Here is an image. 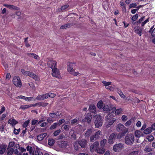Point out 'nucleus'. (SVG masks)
<instances>
[{"label": "nucleus", "mask_w": 155, "mask_h": 155, "mask_svg": "<svg viewBox=\"0 0 155 155\" xmlns=\"http://www.w3.org/2000/svg\"><path fill=\"white\" fill-rule=\"evenodd\" d=\"M104 104H103L102 101H100L97 103V107L100 109H103V107Z\"/></svg>", "instance_id": "7c9ffc66"}, {"label": "nucleus", "mask_w": 155, "mask_h": 155, "mask_svg": "<svg viewBox=\"0 0 155 155\" xmlns=\"http://www.w3.org/2000/svg\"><path fill=\"white\" fill-rule=\"evenodd\" d=\"M73 63L71 62L69 64V66L68 67V72H70V73L71 74L73 75L74 76H76L78 74H79V73L78 72H75L74 71V70L73 69L72 65Z\"/></svg>", "instance_id": "423d86ee"}, {"label": "nucleus", "mask_w": 155, "mask_h": 155, "mask_svg": "<svg viewBox=\"0 0 155 155\" xmlns=\"http://www.w3.org/2000/svg\"><path fill=\"white\" fill-rule=\"evenodd\" d=\"M31 107V106L29 105H23L20 106V108L23 110H25Z\"/></svg>", "instance_id": "f704fd0d"}, {"label": "nucleus", "mask_w": 155, "mask_h": 155, "mask_svg": "<svg viewBox=\"0 0 155 155\" xmlns=\"http://www.w3.org/2000/svg\"><path fill=\"white\" fill-rule=\"evenodd\" d=\"M122 109L121 108L117 109L115 110V114H119L122 111Z\"/></svg>", "instance_id": "6e6d98bb"}, {"label": "nucleus", "mask_w": 155, "mask_h": 155, "mask_svg": "<svg viewBox=\"0 0 155 155\" xmlns=\"http://www.w3.org/2000/svg\"><path fill=\"white\" fill-rule=\"evenodd\" d=\"M30 123V120L28 119L27 120H26L24 123L23 125V127L24 128H26L28 125L29 123Z\"/></svg>", "instance_id": "ea45409f"}, {"label": "nucleus", "mask_w": 155, "mask_h": 155, "mask_svg": "<svg viewBox=\"0 0 155 155\" xmlns=\"http://www.w3.org/2000/svg\"><path fill=\"white\" fill-rule=\"evenodd\" d=\"M134 120L132 118L130 119V120H128L125 123V125L126 126H129L131 125V123L134 122Z\"/></svg>", "instance_id": "473e14b6"}, {"label": "nucleus", "mask_w": 155, "mask_h": 155, "mask_svg": "<svg viewBox=\"0 0 155 155\" xmlns=\"http://www.w3.org/2000/svg\"><path fill=\"white\" fill-rule=\"evenodd\" d=\"M3 6L9 8L11 9H13L14 10H17L18 9V8L16 6L12 5H8L4 4Z\"/></svg>", "instance_id": "6ab92c4d"}, {"label": "nucleus", "mask_w": 155, "mask_h": 155, "mask_svg": "<svg viewBox=\"0 0 155 155\" xmlns=\"http://www.w3.org/2000/svg\"><path fill=\"white\" fill-rule=\"evenodd\" d=\"M17 97H19V98L22 99L25 101H30L32 100H35V98L33 97H27L22 95L19 96Z\"/></svg>", "instance_id": "a211bd4d"}, {"label": "nucleus", "mask_w": 155, "mask_h": 155, "mask_svg": "<svg viewBox=\"0 0 155 155\" xmlns=\"http://www.w3.org/2000/svg\"><path fill=\"white\" fill-rule=\"evenodd\" d=\"M64 126V130H65L66 131H68L69 129V127H70L69 126H68L67 125H62V126Z\"/></svg>", "instance_id": "5fc2aeb1"}, {"label": "nucleus", "mask_w": 155, "mask_h": 155, "mask_svg": "<svg viewBox=\"0 0 155 155\" xmlns=\"http://www.w3.org/2000/svg\"><path fill=\"white\" fill-rule=\"evenodd\" d=\"M34 148H32V147H31L29 149V151L30 153L31 154L33 153H34Z\"/></svg>", "instance_id": "0e129e2a"}, {"label": "nucleus", "mask_w": 155, "mask_h": 155, "mask_svg": "<svg viewBox=\"0 0 155 155\" xmlns=\"http://www.w3.org/2000/svg\"><path fill=\"white\" fill-rule=\"evenodd\" d=\"M70 135L71 138H73L74 140L76 139V135L73 131H71L70 132Z\"/></svg>", "instance_id": "72a5a7b5"}, {"label": "nucleus", "mask_w": 155, "mask_h": 155, "mask_svg": "<svg viewBox=\"0 0 155 155\" xmlns=\"http://www.w3.org/2000/svg\"><path fill=\"white\" fill-rule=\"evenodd\" d=\"M18 122L15 119H13L12 120L9 119L8 122V124L12 125V126H14L15 125L18 123Z\"/></svg>", "instance_id": "5701e85b"}, {"label": "nucleus", "mask_w": 155, "mask_h": 155, "mask_svg": "<svg viewBox=\"0 0 155 155\" xmlns=\"http://www.w3.org/2000/svg\"><path fill=\"white\" fill-rule=\"evenodd\" d=\"M18 145L19 148L18 149L20 150L21 152V153H22L23 152L25 151H26V149H25L24 148L22 147H20L19 145Z\"/></svg>", "instance_id": "13d9d810"}, {"label": "nucleus", "mask_w": 155, "mask_h": 155, "mask_svg": "<svg viewBox=\"0 0 155 155\" xmlns=\"http://www.w3.org/2000/svg\"><path fill=\"white\" fill-rule=\"evenodd\" d=\"M107 142V140L105 139H103L101 141V147H104Z\"/></svg>", "instance_id": "4c0bfd02"}, {"label": "nucleus", "mask_w": 155, "mask_h": 155, "mask_svg": "<svg viewBox=\"0 0 155 155\" xmlns=\"http://www.w3.org/2000/svg\"><path fill=\"white\" fill-rule=\"evenodd\" d=\"M142 30L143 29L142 28L138 27L137 29H135L134 31L136 34L139 35V36H141Z\"/></svg>", "instance_id": "412c9836"}, {"label": "nucleus", "mask_w": 155, "mask_h": 155, "mask_svg": "<svg viewBox=\"0 0 155 155\" xmlns=\"http://www.w3.org/2000/svg\"><path fill=\"white\" fill-rule=\"evenodd\" d=\"M71 24L70 23H68L65 25H61L60 27V29H64L66 28H69L71 26Z\"/></svg>", "instance_id": "cd10ccee"}, {"label": "nucleus", "mask_w": 155, "mask_h": 155, "mask_svg": "<svg viewBox=\"0 0 155 155\" xmlns=\"http://www.w3.org/2000/svg\"><path fill=\"white\" fill-rule=\"evenodd\" d=\"M15 144V142L14 141L10 142L9 143V144L8 148H12Z\"/></svg>", "instance_id": "a18cd8bd"}, {"label": "nucleus", "mask_w": 155, "mask_h": 155, "mask_svg": "<svg viewBox=\"0 0 155 155\" xmlns=\"http://www.w3.org/2000/svg\"><path fill=\"white\" fill-rule=\"evenodd\" d=\"M102 83L106 87L110 85L111 83V82H106V81H102Z\"/></svg>", "instance_id": "79ce46f5"}, {"label": "nucleus", "mask_w": 155, "mask_h": 155, "mask_svg": "<svg viewBox=\"0 0 155 155\" xmlns=\"http://www.w3.org/2000/svg\"><path fill=\"white\" fill-rule=\"evenodd\" d=\"M61 130L60 129H59L55 131L53 133V135L54 136H56L59 135V133L61 132Z\"/></svg>", "instance_id": "37998d69"}, {"label": "nucleus", "mask_w": 155, "mask_h": 155, "mask_svg": "<svg viewBox=\"0 0 155 155\" xmlns=\"http://www.w3.org/2000/svg\"><path fill=\"white\" fill-rule=\"evenodd\" d=\"M77 121V119L76 118L74 119L71 120V123L72 124H74L76 123Z\"/></svg>", "instance_id": "774afa93"}, {"label": "nucleus", "mask_w": 155, "mask_h": 155, "mask_svg": "<svg viewBox=\"0 0 155 155\" xmlns=\"http://www.w3.org/2000/svg\"><path fill=\"white\" fill-rule=\"evenodd\" d=\"M32 55H33V58H34L35 59L38 60L40 59L39 57L36 54L34 53V54H32Z\"/></svg>", "instance_id": "338daca9"}, {"label": "nucleus", "mask_w": 155, "mask_h": 155, "mask_svg": "<svg viewBox=\"0 0 155 155\" xmlns=\"http://www.w3.org/2000/svg\"><path fill=\"white\" fill-rule=\"evenodd\" d=\"M154 139V137L153 136H149L148 137L147 139L149 141H152Z\"/></svg>", "instance_id": "052dcab7"}, {"label": "nucleus", "mask_w": 155, "mask_h": 155, "mask_svg": "<svg viewBox=\"0 0 155 155\" xmlns=\"http://www.w3.org/2000/svg\"><path fill=\"white\" fill-rule=\"evenodd\" d=\"M135 135L136 137H140L142 136L143 134L140 130H137L135 131Z\"/></svg>", "instance_id": "a878e982"}, {"label": "nucleus", "mask_w": 155, "mask_h": 155, "mask_svg": "<svg viewBox=\"0 0 155 155\" xmlns=\"http://www.w3.org/2000/svg\"><path fill=\"white\" fill-rule=\"evenodd\" d=\"M116 135L114 133L111 134L108 140V143L110 144H112L114 143L115 140Z\"/></svg>", "instance_id": "f8f14e48"}, {"label": "nucleus", "mask_w": 155, "mask_h": 155, "mask_svg": "<svg viewBox=\"0 0 155 155\" xmlns=\"http://www.w3.org/2000/svg\"><path fill=\"white\" fill-rule=\"evenodd\" d=\"M78 141L79 145L82 148H84L86 146L87 142L86 140L82 139Z\"/></svg>", "instance_id": "2eb2a0df"}, {"label": "nucleus", "mask_w": 155, "mask_h": 155, "mask_svg": "<svg viewBox=\"0 0 155 155\" xmlns=\"http://www.w3.org/2000/svg\"><path fill=\"white\" fill-rule=\"evenodd\" d=\"M27 76H29L36 81H38L40 80L38 76L36 74L33 73L32 72L29 71V72L28 73V74Z\"/></svg>", "instance_id": "dca6fc26"}, {"label": "nucleus", "mask_w": 155, "mask_h": 155, "mask_svg": "<svg viewBox=\"0 0 155 155\" xmlns=\"http://www.w3.org/2000/svg\"><path fill=\"white\" fill-rule=\"evenodd\" d=\"M96 118L94 121L95 126L96 127L98 128L101 126L102 124V122L101 117L100 115H97L96 116Z\"/></svg>", "instance_id": "39448f33"}, {"label": "nucleus", "mask_w": 155, "mask_h": 155, "mask_svg": "<svg viewBox=\"0 0 155 155\" xmlns=\"http://www.w3.org/2000/svg\"><path fill=\"white\" fill-rule=\"evenodd\" d=\"M38 123V120H37L33 119L31 121V124L32 125H34Z\"/></svg>", "instance_id": "3c124183"}, {"label": "nucleus", "mask_w": 155, "mask_h": 155, "mask_svg": "<svg viewBox=\"0 0 155 155\" xmlns=\"http://www.w3.org/2000/svg\"><path fill=\"white\" fill-rule=\"evenodd\" d=\"M21 72L23 74L27 76L28 74V73L29 71H25L22 69H21Z\"/></svg>", "instance_id": "864d4df0"}, {"label": "nucleus", "mask_w": 155, "mask_h": 155, "mask_svg": "<svg viewBox=\"0 0 155 155\" xmlns=\"http://www.w3.org/2000/svg\"><path fill=\"white\" fill-rule=\"evenodd\" d=\"M154 25L151 27L149 31V33H151V36L153 37H155V28L153 29Z\"/></svg>", "instance_id": "393cba45"}, {"label": "nucleus", "mask_w": 155, "mask_h": 155, "mask_svg": "<svg viewBox=\"0 0 155 155\" xmlns=\"http://www.w3.org/2000/svg\"><path fill=\"white\" fill-rule=\"evenodd\" d=\"M54 143V141L52 139H49L48 140V144L50 146H52Z\"/></svg>", "instance_id": "58836bf2"}, {"label": "nucleus", "mask_w": 155, "mask_h": 155, "mask_svg": "<svg viewBox=\"0 0 155 155\" xmlns=\"http://www.w3.org/2000/svg\"><path fill=\"white\" fill-rule=\"evenodd\" d=\"M124 147L123 145L121 143L117 144L113 146V150L115 152H119Z\"/></svg>", "instance_id": "9d476101"}, {"label": "nucleus", "mask_w": 155, "mask_h": 155, "mask_svg": "<svg viewBox=\"0 0 155 155\" xmlns=\"http://www.w3.org/2000/svg\"><path fill=\"white\" fill-rule=\"evenodd\" d=\"M152 150V149L150 147L147 146L144 149V151L146 152H149Z\"/></svg>", "instance_id": "c9c22d12"}, {"label": "nucleus", "mask_w": 155, "mask_h": 155, "mask_svg": "<svg viewBox=\"0 0 155 155\" xmlns=\"http://www.w3.org/2000/svg\"><path fill=\"white\" fill-rule=\"evenodd\" d=\"M99 145V143L96 141L91 144L90 147V150L91 151H93L94 150L96 151L98 148V147Z\"/></svg>", "instance_id": "ddd939ff"}, {"label": "nucleus", "mask_w": 155, "mask_h": 155, "mask_svg": "<svg viewBox=\"0 0 155 155\" xmlns=\"http://www.w3.org/2000/svg\"><path fill=\"white\" fill-rule=\"evenodd\" d=\"M152 130L151 128L150 127L144 130L143 133L145 134H147L150 133L152 131Z\"/></svg>", "instance_id": "c756f323"}, {"label": "nucleus", "mask_w": 155, "mask_h": 155, "mask_svg": "<svg viewBox=\"0 0 155 155\" xmlns=\"http://www.w3.org/2000/svg\"><path fill=\"white\" fill-rule=\"evenodd\" d=\"M137 4L135 3H132L129 5L130 8H135L137 6Z\"/></svg>", "instance_id": "bf43d9fd"}, {"label": "nucleus", "mask_w": 155, "mask_h": 155, "mask_svg": "<svg viewBox=\"0 0 155 155\" xmlns=\"http://www.w3.org/2000/svg\"><path fill=\"white\" fill-rule=\"evenodd\" d=\"M125 142L127 145H131L134 141V135L132 134H127L124 138Z\"/></svg>", "instance_id": "7ed1b4c3"}, {"label": "nucleus", "mask_w": 155, "mask_h": 155, "mask_svg": "<svg viewBox=\"0 0 155 155\" xmlns=\"http://www.w3.org/2000/svg\"><path fill=\"white\" fill-rule=\"evenodd\" d=\"M138 17V15L137 14L135 15H134L133 16V17L131 19L133 21H135L136 20V19H137Z\"/></svg>", "instance_id": "49530a36"}, {"label": "nucleus", "mask_w": 155, "mask_h": 155, "mask_svg": "<svg viewBox=\"0 0 155 155\" xmlns=\"http://www.w3.org/2000/svg\"><path fill=\"white\" fill-rule=\"evenodd\" d=\"M101 133V132L100 130L96 132L94 135L91 136L90 139V141L91 142H93L99 138Z\"/></svg>", "instance_id": "0eeeda50"}, {"label": "nucleus", "mask_w": 155, "mask_h": 155, "mask_svg": "<svg viewBox=\"0 0 155 155\" xmlns=\"http://www.w3.org/2000/svg\"><path fill=\"white\" fill-rule=\"evenodd\" d=\"M121 119L123 121H125L127 119V117L125 115H123L121 117Z\"/></svg>", "instance_id": "4d7b16f0"}, {"label": "nucleus", "mask_w": 155, "mask_h": 155, "mask_svg": "<svg viewBox=\"0 0 155 155\" xmlns=\"http://www.w3.org/2000/svg\"><path fill=\"white\" fill-rule=\"evenodd\" d=\"M112 109L113 110H115V107H114L112 108V106L111 104H104L103 108V111H104V112H110L112 110Z\"/></svg>", "instance_id": "6e6552de"}, {"label": "nucleus", "mask_w": 155, "mask_h": 155, "mask_svg": "<svg viewBox=\"0 0 155 155\" xmlns=\"http://www.w3.org/2000/svg\"><path fill=\"white\" fill-rule=\"evenodd\" d=\"M52 70L53 72L52 75L53 77H55L57 78H59L60 77L59 70L57 68H53Z\"/></svg>", "instance_id": "9b49d317"}, {"label": "nucleus", "mask_w": 155, "mask_h": 155, "mask_svg": "<svg viewBox=\"0 0 155 155\" xmlns=\"http://www.w3.org/2000/svg\"><path fill=\"white\" fill-rule=\"evenodd\" d=\"M57 112H56L55 113H50L49 114V116L51 117L52 118H53L55 117V116L56 115H57Z\"/></svg>", "instance_id": "de8ad7c7"}, {"label": "nucleus", "mask_w": 155, "mask_h": 155, "mask_svg": "<svg viewBox=\"0 0 155 155\" xmlns=\"http://www.w3.org/2000/svg\"><path fill=\"white\" fill-rule=\"evenodd\" d=\"M89 109L90 111L92 113H95L96 111L95 106L94 104H91L89 107Z\"/></svg>", "instance_id": "4be33fe9"}, {"label": "nucleus", "mask_w": 155, "mask_h": 155, "mask_svg": "<svg viewBox=\"0 0 155 155\" xmlns=\"http://www.w3.org/2000/svg\"><path fill=\"white\" fill-rule=\"evenodd\" d=\"M116 129L117 131L121 133L120 137L118 135L117 136L118 138H120L121 137L124 136L129 131L128 128L121 124H118L116 126Z\"/></svg>", "instance_id": "f257e3e1"}, {"label": "nucleus", "mask_w": 155, "mask_h": 155, "mask_svg": "<svg viewBox=\"0 0 155 155\" xmlns=\"http://www.w3.org/2000/svg\"><path fill=\"white\" fill-rule=\"evenodd\" d=\"M7 155H12L14 152V149L13 148H8Z\"/></svg>", "instance_id": "c85d7f7f"}, {"label": "nucleus", "mask_w": 155, "mask_h": 155, "mask_svg": "<svg viewBox=\"0 0 155 155\" xmlns=\"http://www.w3.org/2000/svg\"><path fill=\"white\" fill-rule=\"evenodd\" d=\"M57 123H54L50 127V130H53L56 128L57 126Z\"/></svg>", "instance_id": "c03bdc74"}, {"label": "nucleus", "mask_w": 155, "mask_h": 155, "mask_svg": "<svg viewBox=\"0 0 155 155\" xmlns=\"http://www.w3.org/2000/svg\"><path fill=\"white\" fill-rule=\"evenodd\" d=\"M92 132V130L91 129H89L86 132L84 136L86 138L88 137L91 134Z\"/></svg>", "instance_id": "b1692460"}, {"label": "nucleus", "mask_w": 155, "mask_h": 155, "mask_svg": "<svg viewBox=\"0 0 155 155\" xmlns=\"http://www.w3.org/2000/svg\"><path fill=\"white\" fill-rule=\"evenodd\" d=\"M47 135L46 133L41 134L37 137V140L39 141L42 140Z\"/></svg>", "instance_id": "aec40b11"}, {"label": "nucleus", "mask_w": 155, "mask_h": 155, "mask_svg": "<svg viewBox=\"0 0 155 155\" xmlns=\"http://www.w3.org/2000/svg\"><path fill=\"white\" fill-rule=\"evenodd\" d=\"M106 118V122L105 125L107 127H110L116 120V119L114 118L112 115L110 114H108Z\"/></svg>", "instance_id": "f03ea898"}, {"label": "nucleus", "mask_w": 155, "mask_h": 155, "mask_svg": "<svg viewBox=\"0 0 155 155\" xmlns=\"http://www.w3.org/2000/svg\"><path fill=\"white\" fill-rule=\"evenodd\" d=\"M35 99L40 101L43 100V97L42 95H40L38 96L36 98V99L35 98Z\"/></svg>", "instance_id": "8fccbe9b"}, {"label": "nucleus", "mask_w": 155, "mask_h": 155, "mask_svg": "<svg viewBox=\"0 0 155 155\" xmlns=\"http://www.w3.org/2000/svg\"><path fill=\"white\" fill-rule=\"evenodd\" d=\"M105 150L104 147L101 148H99L98 147L96 150V151L97 153L100 154H103L105 152Z\"/></svg>", "instance_id": "bb28decb"}, {"label": "nucleus", "mask_w": 155, "mask_h": 155, "mask_svg": "<svg viewBox=\"0 0 155 155\" xmlns=\"http://www.w3.org/2000/svg\"><path fill=\"white\" fill-rule=\"evenodd\" d=\"M57 62L54 60H50L48 61L47 64L48 66L52 69L57 68Z\"/></svg>", "instance_id": "1a4fd4ad"}, {"label": "nucleus", "mask_w": 155, "mask_h": 155, "mask_svg": "<svg viewBox=\"0 0 155 155\" xmlns=\"http://www.w3.org/2000/svg\"><path fill=\"white\" fill-rule=\"evenodd\" d=\"M7 147L6 144L2 143L0 144V154H3L5 152Z\"/></svg>", "instance_id": "4468645a"}, {"label": "nucleus", "mask_w": 155, "mask_h": 155, "mask_svg": "<svg viewBox=\"0 0 155 155\" xmlns=\"http://www.w3.org/2000/svg\"><path fill=\"white\" fill-rule=\"evenodd\" d=\"M79 144L78 143V141L75 142L74 144V148L75 150L77 151L79 150V148H80L79 147Z\"/></svg>", "instance_id": "e433bc0d"}, {"label": "nucleus", "mask_w": 155, "mask_h": 155, "mask_svg": "<svg viewBox=\"0 0 155 155\" xmlns=\"http://www.w3.org/2000/svg\"><path fill=\"white\" fill-rule=\"evenodd\" d=\"M13 82L14 85L16 87H21L22 84L19 77L18 76H15L13 79Z\"/></svg>", "instance_id": "20e7f679"}, {"label": "nucleus", "mask_w": 155, "mask_h": 155, "mask_svg": "<svg viewBox=\"0 0 155 155\" xmlns=\"http://www.w3.org/2000/svg\"><path fill=\"white\" fill-rule=\"evenodd\" d=\"M92 118V116L91 114L88 113L86 115L84 118V120L88 123H90Z\"/></svg>", "instance_id": "f3484780"}, {"label": "nucleus", "mask_w": 155, "mask_h": 155, "mask_svg": "<svg viewBox=\"0 0 155 155\" xmlns=\"http://www.w3.org/2000/svg\"><path fill=\"white\" fill-rule=\"evenodd\" d=\"M42 96L43 97V100L45 99L48 98L49 96L48 94V93H46L44 94H43Z\"/></svg>", "instance_id": "69168bd1"}, {"label": "nucleus", "mask_w": 155, "mask_h": 155, "mask_svg": "<svg viewBox=\"0 0 155 155\" xmlns=\"http://www.w3.org/2000/svg\"><path fill=\"white\" fill-rule=\"evenodd\" d=\"M38 103V106L39 107H45L47 106L48 104V103H45V102H39Z\"/></svg>", "instance_id": "a19ab883"}, {"label": "nucleus", "mask_w": 155, "mask_h": 155, "mask_svg": "<svg viewBox=\"0 0 155 155\" xmlns=\"http://www.w3.org/2000/svg\"><path fill=\"white\" fill-rule=\"evenodd\" d=\"M48 124L47 122H44L41 123L40 125V126L42 127H46L47 125Z\"/></svg>", "instance_id": "e2e57ef3"}, {"label": "nucleus", "mask_w": 155, "mask_h": 155, "mask_svg": "<svg viewBox=\"0 0 155 155\" xmlns=\"http://www.w3.org/2000/svg\"><path fill=\"white\" fill-rule=\"evenodd\" d=\"M33 155H43V153L41 150L36 149L34 153H32Z\"/></svg>", "instance_id": "2f4dec72"}, {"label": "nucleus", "mask_w": 155, "mask_h": 155, "mask_svg": "<svg viewBox=\"0 0 155 155\" xmlns=\"http://www.w3.org/2000/svg\"><path fill=\"white\" fill-rule=\"evenodd\" d=\"M69 6V5H66L62 6L61 7V10H64L65 9L68 8Z\"/></svg>", "instance_id": "603ef678"}, {"label": "nucleus", "mask_w": 155, "mask_h": 155, "mask_svg": "<svg viewBox=\"0 0 155 155\" xmlns=\"http://www.w3.org/2000/svg\"><path fill=\"white\" fill-rule=\"evenodd\" d=\"M138 152L137 151H134L129 153L128 155H138Z\"/></svg>", "instance_id": "680f3d73"}, {"label": "nucleus", "mask_w": 155, "mask_h": 155, "mask_svg": "<svg viewBox=\"0 0 155 155\" xmlns=\"http://www.w3.org/2000/svg\"><path fill=\"white\" fill-rule=\"evenodd\" d=\"M65 122V120L64 119H61L59 120L58 122L57 123V125L60 126L63 123H64Z\"/></svg>", "instance_id": "09e8293b"}]
</instances>
